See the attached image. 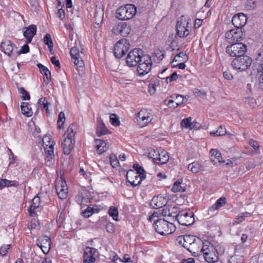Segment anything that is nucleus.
<instances>
[{
  "label": "nucleus",
  "instance_id": "nucleus-5",
  "mask_svg": "<svg viewBox=\"0 0 263 263\" xmlns=\"http://www.w3.org/2000/svg\"><path fill=\"white\" fill-rule=\"evenodd\" d=\"M136 12V8L133 4L121 6L116 11V18L122 21L130 20L134 17Z\"/></svg>",
  "mask_w": 263,
  "mask_h": 263
},
{
  "label": "nucleus",
  "instance_id": "nucleus-32",
  "mask_svg": "<svg viewBox=\"0 0 263 263\" xmlns=\"http://www.w3.org/2000/svg\"><path fill=\"white\" fill-rule=\"evenodd\" d=\"M188 169L193 173H197L204 170V167L198 161L194 162L188 165Z\"/></svg>",
  "mask_w": 263,
  "mask_h": 263
},
{
  "label": "nucleus",
  "instance_id": "nucleus-59",
  "mask_svg": "<svg viewBox=\"0 0 263 263\" xmlns=\"http://www.w3.org/2000/svg\"><path fill=\"white\" fill-rule=\"evenodd\" d=\"M10 245H6L0 248V254H1V256H4L8 253V250L10 249Z\"/></svg>",
  "mask_w": 263,
  "mask_h": 263
},
{
  "label": "nucleus",
  "instance_id": "nucleus-6",
  "mask_svg": "<svg viewBox=\"0 0 263 263\" xmlns=\"http://www.w3.org/2000/svg\"><path fill=\"white\" fill-rule=\"evenodd\" d=\"M252 62L251 58L246 55H242L234 59L232 62V66L237 70L245 71L248 69Z\"/></svg>",
  "mask_w": 263,
  "mask_h": 263
},
{
  "label": "nucleus",
  "instance_id": "nucleus-20",
  "mask_svg": "<svg viewBox=\"0 0 263 263\" xmlns=\"http://www.w3.org/2000/svg\"><path fill=\"white\" fill-rule=\"evenodd\" d=\"M110 132L107 128L102 119L99 117L97 118V125L96 128V134L98 136L101 137L103 135L109 134Z\"/></svg>",
  "mask_w": 263,
  "mask_h": 263
},
{
  "label": "nucleus",
  "instance_id": "nucleus-34",
  "mask_svg": "<svg viewBox=\"0 0 263 263\" xmlns=\"http://www.w3.org/2000/svg\"><path fill=\"white\" fill-rule=\"evenodd\" d=\"M191 29V28L176 26L177 34L180 37H184L189 34Z\"/></svg>",
  "mask_w": 263,
  "mask_h": 263
},
{
  "label": "nucleus",
  "instance_id": "nucleus-40",
  "mask_svg": "<svg viewBox=\"0 0 263 263\" xmlns=\"http://www.w3.org/2000/svg\"><path fill=\"white\" fill-rule=\"evenodd\" d=\"M184 248L188 250V249L190 247V246L192 243L194 242V241L195 240V237L190 235H184Z\"/></svg>",
  "mask_w": 263,
  "mask_h": 263
},
{
  "label": "nucleus",
  "instance_id": "nucleus-55",
  "mask_svg": "<svg viewBox=\"0 0 263 263\" xmlns=\"http://www.w3.org/2000/svg\"><path fill=\"white\" fill-rule=\"evenodd\" d=\"M159 150L158 149H151L149 150V159H151L153 161V162L154 163V158H156L157 157V155L158 154Z\"/></svg>",
  "mask_w": 263,
  "mask_h": 263
},
{
  "label": "nucleus",
  "instance_id": "nucleus-39",
  "mask_svg": "<svg viewBox=\"0 0 263 263\" xmlns=\"http://www.w3.org/2000/svg\"><path fill=\"white\" fill-rule=\"evenodd\" d=\"M258 5L256 0H247L245 2V7L247 10H251L255 9Z\"/></svg>",
  "mask_w": 263,
  "mask_h": 263
},
{
  "label": "nucleus",
  "instance_id": "nucleus-22",
  "mask_svg": "<svg viewBox=\"0 0 263 263\" xmlns=\"http://www.w3.org/2000/svg\"><path fill=\"white\" fill-rule=\"evenodd\" d=\"M140 178L139 175L137 174V173L133 170H129L126 173V179L128 182L130 183L134 186L137 185L140 183V179L137 181L138 178Z\"/></svg>",
  "mask_w": 263,
  "mask_h": 263
},
{
  "label": "nucleus",
  "instance_id": "nucleus-27",
  "mask_svg": "<svg viewBox=\"0 0 263 263\" xmlns=\"http://www.w3.org/2000/svg\"><path fill=\"white\" fill-rule=\"evenodd\" d=\"M95 148L98 154L101 155L108 149V145L106 141L102 139H95Z\"/></svg>",
  "mask_w": 263,
  "mask_h": 263
},
{
  "label": "nucleus",
  "instance_id": "nucleus-49",
  "mask_svg": "<svg viewBox=\"0 0 263 263\" xmlns=\"http://www.w3.org/2000/svg\"><path fill=\"white\" fill-rule=\"evenodd\" d=\"M175 97V107H178V106L181 105L184 101V97L183 96L175 94L174 96H172L171 97L174 98Z\"/></svg>",
  "mask_w": 263,
  "mask_h": 263
},
{
  "label": "nucleus",
  "instance_id": "nucleus-25",
  "mask_svg": "<svg viewBox=\"0 0 263 263\" xmlns=\"http://www.w3.org/2000/svg\"><path fill=\"white\" fill-rule=\"evenodd\" d=\"M226 203V198L223 197H220L216 200V202L212 206L209 208L208 214H213L216 211L219 210L221 207L225 205Z\"/></svg>",
  "mask_w": 263,
  "mask_h": 263
},
{
  "label": "nucleus",
  "instance_id": "nucleus-61",
  "mask_svg": "<svg viewBox=\"0 0 263 263\" xmlns=\"http://www.w3.org/2000/svg\"><path fill=\"white\" fill-rule=\"evenodd\" d=\"M249 143L255 150H258L259 149L260 146L256 140L251 139L249 140Z\"/></svg>",
  "mask_w": 263,
  "mask_h": 263
},
{
  "label": "nucleus",
  "instance_id": "nucleus-43",
  "mask_svg": "<svg viewBox=\"0 0 263 263\" xmlns=\"http://www.w3.org/2000/svg\"><path fill=\"white\" fill-rule=\"evenodd\" d=\"M257 71L260 87L263 89V63L258 66Z\"/></svg>",
  "mask_w": 263,
  "mask_h": 263
},
{
  "label": "nucleus",
  "instance_id": "nucleus-48",
  "mask_svg": "<svg viewBox=\"0 0 263 263\" xmlns=\"http://www.w3.org/2000/svg\"><path fill=\"white\" fill-rule=\"evenodd\" d=\"M122 28V22L115 24L112 29V33L115 35H121Z\"/></svg>",
  "mask_w": 263,
  "mask_h": 263
},
{
  "label": "nucleus",
  "instance_id": "nucleus-9",
  "mask_svg": "<svg viewBox=\"0 0 263 263\" xmlns=\"http://www.w3.org/2000/svg\"><path fill=\"white\" fill-rule=\"evenodd\" d=\"M70 53L72 61L77 66V68H83L84 66V63L82 57V55L83 54V52L80 51L77 47H73L70 49Z\"/></svg>",
  "mask_w": 263,
  "mask_h": 263
},
{
  "label": "nucleus",
  "instance_id": "nucleus-12",
  "mask_svg": "<svg viewBox=\"0 0 263 263\" xmlns=\"http://www.w3.org/2000/svg\"><path fill=\"white\" fill-rule=\"evenodd\" d=\"M241 29H231L226 34V38L229 43H239L242 40Z\"/></svg>",
  "mask_w": 263,
  "mask_h": 263
},
{
  "label": "nucleus",
  "instance_id": "nucleus-54",
  "mask_svg": "<svg viewBox=\"0 0 263 263\" xmlns=\"http://www.w3.org/2000/svg\"><path fill=\"white\" fill-rule=\"evenodd\" d=\"M245 102L246 104L249 105L252 108H254L256 106V100L253 98H245Z\"/></svg>",
  "mask_w": 263,
  "mask_h": 263
},
{
  "label": "nucleus",
  "instance_id": "nucleus-30",
  "mask_svg": "<svg viewBox=\"0 0 263 263\" xmlns=\"http://www.w3.org/2000/svg\"><path fill=\"white\" fill-rule=\"evenodd\" d=\"M78 132V125L77 124L73 123L71 124L66 132L64 135V137H68L71 138H74L75 135Z\"/></svg>",
  "mask_w": 263,
  "mask_h": 263
},
{
  "label": "nucleus",
  "instance_id": "nucleus-18",
  "mask_svg": "<svg viewBox=\"0 0 263 263\" xmlns=\"http://www.w3.org/2000/svg\"><path fill=\"white\" fill-rule=\"evenodd\" d=\"M41 199L38 195L35 196L31 201V204L29 206L28 212L29 215L33 217L36 215V212L40 210Z\"/></svg>",
  "mask_w": 263,
  "mask_h": 263
},
{
  "label": "nucleus",
  "instance_id": "nucleus-19",
  "mask_svg": "<svg viewBox=\"0 0 263 263\" xmlns=\"http://www.w3.org/2000/svg\"><path fill=\"white\" fill-rule=\"evenodd\" d=\"M74 143V138H71L68 137H64L63 141L62 143L64 154L68 155L73 148Z\"/></svg>",
  "mask_w": 263,
  "mask_h": 263
},
{
  "label": "nucleus",
  "instance_id": "nucleus-2",
  "mask_svg": "<svg viewBox=\"0 0 263 263\" xmlns=\"http://www.w3.org/2000/svg\"><path fill=\"white\" fill-rule=\"evenodd\" d=\"M158 212H154L149 216V222L152 223V229L161 235H167L175 232L176 227L172 223L163 218H159Z\"/></svg>",
  "mask_w": 263,
  "mask_h": 263
},
{
  "label": "nucleus",
  "instance_id": "nucleus-63",
  "mask_svg": "<svg viewBox=\"0 0 263 263\" xmlns=\"http://www.w3.org/2000/svg\"><path fill=\"white\" fill-rule=\"evenodd\" d=\"M249 214L247 212H246L245 213H241L240 215H239L238 218L235 220V223H239L241 222L243 220H244L245 217L247 216V215H249Z\"/></svg>",
  "mask_w": 263,
  "mask_h": 263
},
{
  "label": "nucleus",
  "instance_id": "nucleus-28",
  "mask_svg": "<svg viewBox=\"0 0 263 263\" xmlns=\"http://www.w3.org/2000/svg\"><path fill=\"white\" fill-rule=\"evenodd\" d=\"M210 154H211V160L213 164H217V163H222L224 161L222 160L221 153L216 149H212Z\"/></svg>",
  "mask_w": 263,
  "mask_h": 263
},
{
  "label": "nucleus",
  "instance_id": "nucleus-26",
  "mask_svg": "<svg viewBox=\"0 0 263 263\" xmlns=\"http://www.w3.org/2000/svg\"><path fill=\"white\" fill-rule=\"evenodd\" d=\"M54 145V144H51L49 146L44 147L46 166H50L52 164L51 160L54 157L53 155Z\"/></svg>",
  "mask_w": 263,
  "mask_h": 263
},
{
  "label": "nucleus",
  "instance_id": "nucleus-10",
  "mask_svg": "<svg viewBox=\"0 0 263 263\" xmlns=\"http://www.w3.org/2000/svg\"><path fill=\"white\" fill-rule=\"evenodd\" d=\"M36 245L42 250L45 254H47L51 249V239L46 235L41 236L36 240Z\"/></svg>",
  "mask_w": 263,
  "mask_h": 263
},
{
  "label": "nucleus",
  "instance_id": "nucleus-51",
  "mask_svg": "<svg viewBox=\"0 0 263 263\" xmlns=\"http://www.w3.org/2000/svg\"><path fill=\"white\" fill-rule=\"evenodd\" d=\"M4 185L7 187H17L19 185V183L16 180H8L6 179H4Z\"/></svg>",
  "mask_w": 263,
  "mask_h": 263
},
{
  "label": "nucleus",
  "instance_id": "nucleus-38",
  "mask_svg": "<svg viewBox=\"0 0 263 263\" xmlns=\"http://www.w3.org/2000/svg\"><path fill=\"white\" fill-rule=\"evenodd\" d=\"M108 213L109 215L113 218L114 220L116 221L119 220V212L118 209L117 207L114 206H110L108 211Z\"/></svg>",
  "mask_w": 263,
  "mask_h": 263
},
{
  "label": "nucleus",
  "instance_id": "nucleus-21",
  "mask_svg": "<svg viewBox=\"0 0 263 263\" xmlns=\"http://www.w3.org/2000/svg\"><path fill=\"white\" fill-rule=\"evenodd\" d=\"M15 44L11 41L6 40L2 42L1 45V50L9 57H11L13 47Z\"/></svg>",
  "mask_w": 263,
  "mask_h": 263
},
{
  "label": "nucleus",
  "instance_id": "nucleus-42",
  "mask_svg": "<svg viewBox=\"0 0 263 263\" xmlns=\"http://www.w3.org/2000/svg\"><path fill=\"white\" fill-rule=\"evenodd\" d=\"M109 160L110 165L113 168H116L119 166V161L115 154H110L109 156Z\"/></svg>",
  "mask_w": 263,
  "mask_h": 263
},
{
  "label": "nucleus",
  "instance_id": "nucleus-7",
  "mask_svg": "<svg viewBox=\"0 0 263 263\" xmlns=\"http://www.w3.org/2000/svg\"><path fill=\"white\" fill-rule=\"evenodd\" d=\"M247 49L246 45L239 42L228 46L226 48V52L230 56L237 58L245 54Z\"/></svg>",
  "mask_w": 263,
  "mask_h": 263
},
{
  "label": "nucleus",
  "instance_id": "nucleus-16",
  "mask_svg": "<svg viewBox=\"0 0 263 263\" xmlns=\"http://www.w3.org/2000/svg\"><path fill=\"white\" fill-rule=\"evenodd\" d=\"M90 196L89 192L86 190H84L79 192L76 201L81 206H85L90 202Z\"/></svg>",
  "mask_w": 263,
  "mask_h": 263
},
{
  "label": "nucleus",
  "instance_id": "nucleus-36",
  "mask_svg": "<svg viewBox=\"0 0 263 263\" xmlns=\"http://www.w3.org/2000/svg\"><path fill=\"white\" fill-rule=\"evenodd\" d=\"M194 123L192 122L191 117L183 119L181 122V126L185 128H194Z\"/></svg>",
  "mask_w": 263,
  "mask_h": 263
},
{
  "label": "nucleus",
  "instance_id": "nucleus-33",
  "mask_svg": "<svg viewBox=\"0 0 263 263\" xmlns=\"http://www.w3.org/2000/svg\"><path fill=\"white\" fill-rule=\"evenodd\" d=\"M22 112L26 117H31L33 114L30 105L27 102H22L21 105Z\"/></svg>",
  "mask_w": 263,
  "mask_h": 263
},
{
  "label": "nucleus",
  "instance_id": "nucleus-58",
  "mask_svg": "<svg viewBox=\"0 0 263 263\" xmlns=\"http://www.w3.org/2000/svg\"><path fill=\"white\" fill-rule=\"evenodd\" d=\"M20 92L22 94V99L23 100H29L30 99L29 92H27L24 88L20 89Z\"/></svg>",
  "mask_w": 263,
  "mask_h": 263
},
{
  "label": "nucleus",
  "instance_id": "nucleus-64",
  "mask_svg": "<svg viewBox=\"0 0 263 263\" xmlns=\"http://www.w3.org/2000/svg\"><path fill=\"white\" fill-rule=\"evenodd\" d=\"M165 104L169 106V107L176 108L175 106V102L172 99H165L164 101Z\"/></svg>",
  "mask_w": 263,
  "mask_h": 263
},
{
  "label": "nucleus",
  "instance_id": "nucleus-14",
  "mask_svg": "<svg viewBox=\"0 0 263 263\" xmlns=\"http://www.w3.org/2000/svg\"><path fill=\"white\" fill-rule=\"evenodd\" d=\"M204 245V242L199 238L196 237L194 242L192 243L189 249H188V251L195 254V255H198L202 252V246Z\"/></svg>",
  "mask_w": 263,
  "mask_h": 263
},
{
  "label": "nucleus",
  "instance_id": "nucleus-62",
  "mask_svg": "<svg viewBox=\"0 0 263 263\" xmlns=\"http://www.w3.org/2000/svg\"><path fill=\"white\" fill-rule=\"evenodd\" d=\"M178 77V76L176 72H173L171 76L167 77L166 78V82L168 83V82H171L172 81H175Z\"/></svg>",
  "mask_w": 263,
  "mask_h": 263
},
{
  "label": "nucleus",
  "instance_id": "nucleus-4",
  "mask_svg": "<svg viewBox=\"0 0 263 263\" xmlns=\"http://www.w3.org/2000/svg\"><path fill=\"white\" fill-rule=\"evenodd\" d=\"M168 216L175 217L178 223L182 226H190L195 222L194 213L186 210H182L179 211L177 214L174 215L172 213L169 212Z\"/></svg>",
  "mask_w": 263,
  "mask_h": 263
},
{
  "label": "nucleus",
  "instance_id": "nucleus-46",
  "mask_svg": "<svg viewBox=\"0 0 263 263\" xmlns=\"http://www.w3.org/2000/svg\"><path fill=\"white\" fill-rule=\"evenodd\" d=\"M65 121V114L63 112H60L59 114L58 120L57 121L58 128H63L64 123Z\"/></svg>",
  "mask_w": 263,
  "mask_h": 263
},
{
  "label": "nucleus",
  "instance_id": "nucleus-23",
  "mask_svg": "<svg viewBox=\"0 0 263 263\" xmlns=\"http://www.w3.org/2000/svg\"><path fill=\"white\" fill-rule=\"evenodd\" d=\"M157 157L154 158V163L157 164H163L166 163L169 160L168 153L164 150H159Z\"/></svg>",
  "mask_w": 263,
  "mask_h": 263
},
{
  "label": "nucleus",
  "instance_id": "nucleus-52",
  "mask_svg": "<svg viewBox=\"0 0 263 263\" xmlns=\"http://www.w3.org/2000/svg\"><path fill=\"white\" fill-rule=\"evenodd\" d=\"M38 103L43 105V107L46 109L47 112H49V106L50 103L47 101L46 98L42 97L40 98L38 101Z\"/></svg>",
  "mask_w": 263,
  "mask_h": 263
},
{
  "label": "nucleus",
  "instance_id": "nucleus-8",
  "mask_svg": "<svg viewBox=\"0 0 263 263\" xmlns=\"http://www.w3.org/2000/svg\"><path fill=\"white\" fill-rule=\"evenodd\" d=\"M130 44L126 39H122L118 41L114 46V52L117 58L123 57L129 49Z\"/></svg>",
  "mask_w": 263,
  "mask_h": 263
},
{
  "label": "nucleus",
  "instance_id": "nucleus-11",
  "mask_svg": "<svg viewBox=\"0 0 263 263\" xmlns=\"http://www.w3.org/2000/svg\"><path fill=\"white\" fill-rule=\"evenodd\" d=\"M55 190L59 197L61 199H66L68 195V187L65 180L62 178L55 184Z\"/></svg>",
  "mask_w": 263,
  "mask_h": 263
},
{
  "label": "nucleus",
  "instance_id": "nucleus-53",
  "mask_svg": "<svg viewBox=\"0 0 263 263\" xmlns=\"http://www.w3.org/2000/svg\"><path fill=\"white\" fill-rule=\"evenodd\" d=\"M242 259L240 256L237 255L232 256L228 260V263H242Z\"/></svg>",
  "mask_w": 263,
  "mask_h": 263
},
{
  "label": "nucleus",
  "instance_id": "nucleus-31",
  "mask_svg": "<svg viewBox=\"0 0 263 263\" xmlns=\"http://www.w3.org/2000/svg\"><path fill=\"white\" fill-rule=\"evenodd\" d=\"M177 26H183L185 27L191 28L192 23L191 20L186 16L182 15L178 19Z\"/></svg>",
  "mask_w": 263,
  "mask_h": 263
},
{
  "label": "nucleus",
  "instance_id": "nucleus-44",
  "mask_svg": "<svg viewBox=\"0 0 263 263\" xmlns=\"http://www.w3.org/2000/svg\"><path fill=\"white\" fill-rule=\"evenodd\" d=\"M95 212H98V211L91 207H87L84 212L82 213V216L86 218L89 217Z\"/></svg>",
  "mask_w": 263,
  "mask_h": 263
},
{
  "label": "nucleus",
  "instance_id": "nucleus-57",
  "mask_svg": "<svg viewBox=\"0 0 263 263\" xmlns=\"http://www.w3.org/2000/svg\"><path fill=\"white\" fill-rule=\"evenodd\" d=\"M42 74L43 75V79H44V82L46 84H48L50 83V82L51 81L50 71L49 70H48L47 72H43V73H42Z\"/></svg>",
  "mask_w": 263,
  "mask_h": 263
},
{
  "label": "nucleus",
  "instance_id": "nucleus-41",
  "mask_svg": "<svg viewBox=\"0 0 263 263\" xmlns=\"http://www.w3.org/2000/svg\"><path fill=\"white\" fill-rule=\"evenodd\" d=\"M159 85V80L156 79L154 82L152 80L149 83V93L152 95H154L156 91V87Z\"/></svg>",
  "mask_w": 263,
  "mask_h": 263
},
{
  "label": "nucleus",
  "instance_id": "nucleus-1",
  "mask_svg": "<svg viewBox=\"0 0 263 263\" xmlns=\"http://www.w3.org/2000/svg\"><path fill=\"white\" fill-rule=\"evenodd\" d=\"M147 56L143 54L142 50L135 48L130 51L126 58V63L129 67L138 65L137 71L140 76L148 73V60Z\"/></svg>",
  "mask_w": 263,
  "mask_h": 263
},
{
  "label": "nucleus",
  "instance_id": "nucleus-13",
  "mask_svg": "<svg viewBox=\"0 0 263 263\" xmlns=\"http://www.w3.org/2000/svg\"><path fill=\"white\" fill-rule=\"evenodd\" d=\"M97 253V249L94 248L86 247L83 254V263H92L96 261L94 256Z\"/></svg>",
  "mask_w": 263,
  "mask_h": 263
},
{
  "label": "nucleus",
  "instance_id": "nucleus-56",
  "mask_svg": "<svg viewBox=\"0 0 263 263\" xmlns=\"http://www.w3.org/2000/svg\"><path fill=\"white\" fill-rule=\"evenodd\" d=\"M8 151L9 152V165L10 166H14L15 165H14V163H15V160L16 158V157L14 155V154H13L12 152L11 151V150L10 149H9L8 148Z\"/></svg>",
  "mask_w": 263,
  "mask_h": 263
},
{
  "label": "nucleus",
  "instance_id": "nucleus-29",
  "mask_svg": "<svg viewBox=\"0 0 263 263\" xmlns=\"http://www.w3.org/2000/svg\"><path fill=\"white\" fill-rule=\"evenodd\" d=\"M164 205V199L161 196L154 197L150 203V205L153 209H159Z\"/></svg>",
  "mask_w": 263,
  "mask_h": 263
},
{
  "label": "nucleus",
  "instance_id": "nucleus-35",
  "mask_svg": "<svg viewBox=\"0 0 263 263\" xmlns=\"http://www.w3.org/2000/svg\"><path fill=\"white\" fill-rule=\"evenodd\" d=\"M182 180L178 179L173 184L172 187V191L174 193H176L177 192H183L185 191V186H182Z\"/></svg>",
  "mask_w": 263,
  "mask_h": 263
},
{
  "label": "nucleus",
  "instance_id": "nucleus-15",
  "mask_svg": "<svg viewBox=\"0 0 263 263\" xmlns=\"http://www.w3.org/2000/svg\"><path fill=\"white\" fill-rule=\"evenodd\" d=\"M247 21V16L242 13L235 15L232 20L233 25L239 29H241V28L246 24Z\"/></svg>",
  "mask_w": 263,
  "mask_h": 263
},
{
  "label": "nucleus",
  "instance_id": "nucleus-17",
  "mask_svg": "<svg viewBox=\"0 0 263 263\" xmlns=\"http://www.w3.org/2000/svg\"><path fill=\"white\" fill-rule=\"evenodd\" d=\"M137 121L138 125L143 127L147 125L148 123V111L146 109H141L137 115Z\"/></svg>",
  "mask_w": 263,
  "mask_h": 263
},
{
  "label": "nucleus",
  "instance_id": "nucleus-47",
  "mask_svg": "<svg viewBox=\"0 0 263 263\" xmlns=\"http://www.w3.org/2000/svg\"><path fill=\"white\" fill-rule=\"evenodd\" d=\"M110 122L111 124L115 126H119L120 124L119 118L114 114H112L110 115Z\"/></svg>",
  "mask_w": 263,
  "mask_h": 263
},
{
  "label": "nucleus",
  "instance_id": "nucleus-24",
  "mask_svg": "<svg viewBox=\"0 0 263 263\" xmlns=\"http://www.w3.org/2000/svg\"><path fill=\"white\" fill-rule=\"evenodd\" d=\"M36 26L34 25H31L26 28L23 35L27 40V44L31 43L32 38L36 34Z\"/></svg>",
  "mask_w": 263,
  "mask_h": 263
},
{
  "label": "nucleus",
  "instance_id": "nucleus-3",
  "mask_svg": "<svg viewBox=\"0 0 263 263\" xmlns=\"http://www.w3.org/2000/svg\"><path fill=\"white\" fill-rule=\"evenodd\" d=\"M224 252V248L219 247V252L218 249L209 241H204V245L202 246V252L205 260L209 263L216 262L218 260L219 255Z\"/></svg>",
  "mask_w": 263,
  "mask_h": 263
},
{
  "label": "nucleus",
  "instance_id": "nucleus-60",
  "mask_svg": "<svg viewBox=\"0 0 263 263\" xmlns=\"http://www.w3.org/2000/svg\"><path fill=\"white\" fill-rule=\"evenodd\" d=\"M136 172L138 175H139L140 181L146 178L145 171L142 166H140Z\"/></svg>",
  "mask_w": 263,
  "mask_h": 263
},
{
  "label": "nucleus",
  "instance_id": "nucleus-50",
  "mask_svg": "<svg viewBox=\"0 0 263 263\" xmlns=\"http://www.w3.org/2000/svg\"><path fill=\"white\" fill-rule=\"evenodd\" d=\"M44 43L47 45L48 48L51 50L53 48V43L49 34H46L44 39Z\"/></svg>",
  "mask_w": 263,
  "mask_h": 263
},
{
  "label": "nucleus",
  "instance_id": "nucleus-45",
  "mask_svg": "<svg viewBox=\"0 0 263 263\" xmlns=\"http://www.w3.org/2000/svg\"><path fill=\"white\" fill-rule=\"evenodd\" d=\"M51 137L50 135H45L42 138L44 147L49 146L50 145L54 144L51 141Z\"/></svg>",
  "mask_w": 263,
  "mask_h": 263
},
{
  "label": "nucleus",
  "instance_id": "nucleus-37",
  "mask_svg": "<svg viewBox=\"0 0 263 263\" xmlns=\"http://www.w3.org/2000/svg\"><path fill=\"white\" fill-rule=\"evenodd\" d=\"M130 31V25L126 23L122 22L121 35L123 36H126L129 34Z\"/></svg>",
  "mask_w": 263,
  "mask_h": 263
}]
</instances>
